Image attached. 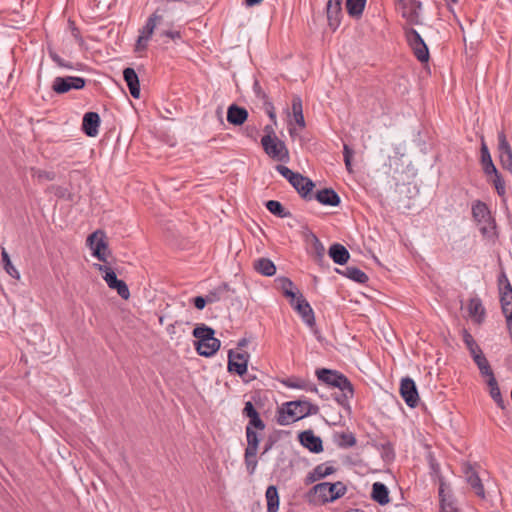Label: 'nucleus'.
<instances>
[{"label":"nucleus","instance_id":"f257e3e1","mask_svg":"<svg viewBox=\"0 0 512 512\" xmlns=\"http://www.w3.org/2000/svg\"><path fill=\"white\" fill-rule=\"evenodd\" d=\"M318 407L308 401H291L283 405L279 411L277 422L280 425H289L307 415L316 414Z\"/></svg>","mask_w":512,"mask_h":512},{"label":"nucleus","instance_id":"f03ea898","mask_svg":"<svg viewBox=\"0 0 512 512\" xmlns=\"http://www.w3.org/2000/svg\"><path fill=\"white\" fill-rule=\"evenodd\" d=\"M194 347L201 356L210 357L220 348V340L214 337V330L207 326L194 328Z\"/></svg>","mask_w":512,"mask_h":512},{"label":"nucleus","instance_id":"7ed1b4c3","mask_svg":"<svg viewBox=\"0 0 512 512\" xmlns=\"http://www.w3.org/2000/svg\"><path fill=\"white\" fill-rule=\"evenodd\" d=\"M265 130L268 134L262 137L261 144L266 154L277 161H287L289 152L285 143L274 134L270 126H266Z\"/></svg>","mask_w":512,"mask_h":512},{"label":"nucleus","instance_id":"20e7f679","mask_svg":"<svg viewBox=\"0 0 512 512\" xmlns=\"http://www.w3.org/2000/svg\"><path fill=\"white\" fill-rule=\"evenodd\" d=\"M163 17L158 11H155L148 19L146 24L139 30V36L135 43L134 52L139 56L147 50L148 42L151 39L155 29L162 23Z\"/></svg>","mask_w":512,"mask_h":512},{"label":"nucleus","instance_id":"39448f33","mask_svg":"<svg viewBox=\"0 0 512 512\" xmlns=\"http://www.w3.org/2000/svg\"><path fill=\"white\" fill-rule=\"evenodd\" d=\"M317 377L322 382L339 388L346 398L353 396V388L350 381L341 373L328 369H321L316 372Z\"/></svg>","mask_w":512,"mask_h":512},{"label":"nucleus","instance_id":"423d86ee","mask_svg":"<svg viewBox=\"0 0 512 512\" xmlns=\"http://www.w3.org/2000/svg\"><path fill=\"white\" fill-rule=\"evenodd\" d=\"M346 486L338 481L335 483L322 482L312 489L314 495L322 502H333L346 493Z\"/></svg>","mask_w":512,"mask_h":512},{"label":"nucleus","instance_id":"0eeeda50","mask_svg":"<svg viewBox=\"0 0 512 512\" xmlns=\"http://www.w3.org/2000/svg\"><path fill=\"white\" fill-rule=\"evenodd\" d=\"M87 245L92 250V255L99 261L106 262L110 254L106 235L102 230H97L87 238Z\"/></svg>","mask_w":512,"mask_h":512},{"label":"nucleus","instance_id":"6e6552de","mask_svg":"<svg viewBox=\"0 0 512 512\" xmlns=\"http://www.w3.org/2000/svg\"><path fill=\"white\" fill-rule=\"evenodd\" d=\"M96 268L104 273L103 278L110 289L116 290L118 295L125 300L130 297L128 286L124 281L117 278L115 272L110 267L97 264Z\"/></svg>","mask_w":512,"mask_h":512},{"label":"nucleus","instance_id":"1a4fd4ad","mask_svg":"<svg viewBox=\"0 0 512 512\" xmlns=\"http://www.w3.org/2000/svg\"><path fill=\"white\" fill-rule=\"evenodd\" d=\"M406 39L409 43V46L413 50L415 57L421 62L428 61V47L415 29L410 28L406 31Z\"/></svg>","mask_w":512,"mask_h":512},{"label":"nucleus","instance_id":"9d476101","mask_svg":"<svg viewBox=\"0 0 512 512\" xmlns=\"http://www.w3.org/2000/svg\"><path fill=\"white\" fill-rule=\"evenodd\" d=\"M85 86V79L81 77L66 76L56 77L52 84V89L57 94L66 93L72 89H82Z\"/></svg>","mask_w":512,"mask_h":512},{"label":"nucleus","instance_id":"9b49d317","mask_svg":"<svg viewBox=\"0 0 512 512\" xmlns=\"http://www.w3.org/2000/svg\"><path fill=\"white\" fill-rule=\"evenodd\" d=\"M290 304L301 316L306 325H308L310 328L315 326V316L313 309L301 293H299L295 300H291Z\"/></svg>","mask_w":512,"mask_h":512},{"label":"nucleus","instance_id":"f8f14e48","mask_svg":"<svg viewBox=\"0 0 512 512\" xmlns=\"http://www.w3.org/2000/svg\"><path fill=\"white\" fill-rule=\"evenodd\" d=\"M420 8L421 3L416 0H397L398 11L411 24L419 22Z\"/></svg>","mask_w":512,"mask_h":512},{"label":"nucleus","instance_id":"ddd939ff","mask_svg":"<svg viewBox=\"0 0 512 512\" xmlns=\"http://www.w3.org/2000/svg\"><path fill=\"white\" fill-rule=\"evenodd\" d=\"M400 394L409 407L414 408L417 406L419 395L415 382L411 378L402 379L400 384Z\"/></svg>","mask_w":512,"mask_h":512},{"label":"nucleus","instance_id":"4468645a","mask_svg":"<svg viewBox=\"0 0 512 512\" xmlns=\"http://www.w3.org/2000/svg\"><path fill=\"white\" fill-rule=\"evenodd\" d=\"M498 151L502 167L512 172V148L503 131L498 133Z\"/></svg>","mask_w":512,"mask_h":512},{"label":"nucleus","instance_id":"2eb2a0df","mask_svg":"<svg viewBox=\"0 0 512 512\" xmlns=\"http://www.w3.org/2000/svg\"><path fill=\"white\" fill-rule=\"evenodd\" d=\"M248 354L234 352L228 353V370L242 376L247 372Z\"/></svg>","mask_w":512,"mask_h":512},{"label":"nucleus","instance_id":"dca6fc26","mask_svg":"<svg viewBox=\"0 0 512 512\" xmlns=\"http://www.w3.org/2000/svg\"><path fill=\"white\" fill-rule=\"evenodd\" d=\"M342 1L343 0H328L326 5L328 25L333 30H336L341 22Z\"/></svg>","mask_w":512,"mask_h":512},{"label":"nucleus","instance_id":"f3484780","mask_svg":"<svg viewBox=\"0 0 512 512\" xmlns=\"http://www.w3.org/2000/svg\"><path fill=\"white\" fill-rule=\"evenodd\" d=\"M439 497L441 512H460L459 508L456 506L453 495L447 489V485L443 481H441L439 486Z\"/></svg>","mask_w":512,"mask_h":512},{"label":"nucleus","instance_id":"a211bd4d","mask_svg":"<svg viewBox=\"0 0 512 512\" xmlns=\"http://www.w3.org/2000/svg\"><path fill=\"white\" fill-rule=\"evenodd\" d=\"M100 126V117L96 112H88L83 117L82 129L89 137L98 135Z\"/></svg>","mask_w":512,"mask_h":512},{"label":"nucleus","instance_id":"6ab92c4d","mask_svg":"<svg viewBox=\"0 0 512 512\" xmlns=\"http://www.w3.org/2000/svg\"><path fill=\"white\" fill-rule=\"evenodd\" d=\"M299 440L300 443L311 452L319 453L323 450L321 439L315 436L311 430L300 433Z\"/></svg>","mask_w":512,"mask_h":512},{"label":"nucleus","instance_id":"aec40b11","mask_svg":"<svg viewBox=\"0 0 512 512\" xmlns=\"http://www.w3.org/2000/svg\"><path fill=\"white\" fill-rule=\"evenodd\" d=\"M124 80L134 98L140 97V84L138 76L133 68H125L123 71Z\"/></svg>","mask_w":512,"mask_h":512},{"label":"nucleus","instance_id":"412c9836","mask_svg":"<svg viewBox=\"0 0 512 512\" xmlns=\"http://www.w3.org/2000/svg\"><path fill=\"white\" fill-rule=\"evenodd\" d=\"M248 118V112L245 108L239 107L235 104L229 106L227 110V121L230 124L240 126L242 125Z\"/></svg>","mask_w":512,"mask_h":512},{"label":"nucleus","instance_id":"4be33fe9","mask_svg":"<svg viewBox=\"0 0 512 512\" xmlns=\"http://www.w3.org/2000/svg\"><path fill=\"white\" fill-rule=\"evenodd\" d=\"M297 192L304 198L310 195L312 189L314 188V183L307 177H304L300 173H297V179H293L290 183Z\"/></svg>","mask_w":512,"mask_h":512},{"label":"nucleus","instance_id":"5701e85b","mask_svg":"<svg viewBox=\"0 0 512 512\" xmlns=\"http://www.w3.org/2000/svg\"><path fill=\"white\" fill-rule=\"evenodd\" d=\"M464 472H465L467 482L470 484V486L475 491V493L479 497L484 498L485 497L484 487H483L481 479L479 478L476 471L472 467L468 466V467H466Z\"/></svg>","mask_w":512,"mask_h":512},{"label":"nucleus","instance_id":"b1692460","mask_svg":"<svg viewBox=\"0 0 512 512\" xmlns=\"http://www.w3.org/2000/svg\"><path fill=\"white\" fill-rule=\"evenodd\" d=\"M469 316L474 322L480 324L485 316V309L478 297L471 298L468 303Z\"/></svg>","mask_w":512,"mask_h":512},{"label":"nucleus","instance_id":"393cba45","mask_svg":"<svg viewBox=\"0 0 512 512\" xmlns=\"http://www.w3.org/2000/svg\"><path fill=\"white\" fill-rule=\"evenodd\" d=\"M243 414L249 418L248 425L254 426L255 429H258V430H264L265 424L259 417V414L256 411L252 402L248 401L245 403V407L243 409Z\"/></svg>","mask_w":512,"mask_h":512},{"label":"nucleus","instance_id":"a878e982","mask_svg":"<svg viewBox=\"0 0 512 512\" xmlns=\"http://www.w3.org/2000/svg\"><path fill=\"white\" fill-rule=\"evenodd\" d=\"M372 499L380 505L389 503V491L387 487L381 482H375L372 486Z\"/></svg>","mask_w":512,"mask_h":512},{"label":"nucleus","instance_id":"bb28decb","mask_svg":"<svg viewBox=\"0 0 512 512\" xmlns=\"http://www.w3.org/2000/svg\"><path fill=\"white\" fill-rule=\"evenodd\" d=\"M329 256L339 265L345 264L349 259L348 250L341 244H333L329 248Z\"/></svg>","mask_w":512,"mask_h":512},{"label":"nucleus","instance_id":"cd10ccee","mask_svg":"<svg viewBox=\"0 0 512 512\" xmlns=\"http://www.w3.org/2000/svg\"><path fill=\"white\" fill-rule=\"evenodd\" d=\"M316 199L323 205L337 206L340 203L338 194L332 189H323L316 193Z\"/></svg>","mask_w":512,"mask_h":512},{"label":"nucleus","instance_id":"c85d7f7f","mask_svg":"<svg viewBox=\"0 0 512 512\" xmlns=\"http://www.w3.org/2000/svg\"><path fill=\"white\" fill-rule=\"evenodd\" d=\"M472 215L477 221L478 225H481L482 222H487L490 218H492L486 204L480 201H477L475 204H473Z\"/></svg>","mask_w":512,"mask_h":512},{"label":"nucleus","instance_id":"c756f323","mask_svg":"<svg viewBox=\"0 0 512 512\" xmlns=\"http://www.w3.org/2000/svg\"><path fill=\"white\" fill-rule=\"evenodd\" d=\"M29 171L32 179L39 184L54 181L56 178V173L52 170H44L37 167H31Z\"/></svg>","mask_w":512,"mask_h":512},{"label":"nucleus","instance_id":"7c9ffc66","mask_svg":"<svg viewBox=\"0 0 512 512\" xmlns=\"http://www.w3.org/2000/svg\"><path fill=\"white\" fill-rule=\"evenodd\" d=\"M501 307L505 316L512 315V287L509 282L501 290Z\"/></svg>","mask_w":512,"mask_h":512},{"label":"nucleus","instance_id":"2f4dec72","mask_svg":"<svg viewBox=\"0 0 512 512\" xmlns=\"http://www.w3.org/2000/svg\"><path fill=\"white\" fill-rule=\"evenodd\" d=\"M292 115L295 123L300 129L305 128V119L303 115L302 100L299 96H294L292 99Z\"/></svg>","mask_w":512,"mask_h":512},{"label":"nucleus","instance_id":"473e14b6","mask_svg":"<svg viewBox=\"0 0 512 512\" xmlns=\"http://www.w3.org/2000/svg\"><path fill=\"white\" fill-rule=\"evenodd\" d=\"M335 472L334 467L326 465V464H320L314 468V470L308 475L307 477V483H313L317 480H320L332 473Z\"/></svg>","mask_w":512,"mask_h":512},{"label":"nucleus","instance_id":"72a5a7b5","mask_svg":"<svg viewBox=\"0 0 512 512\" xmlns=\"http://www.w3.org/2000/svg\"><path fill=\"white\" fill-rule=\"evenodd\" d=\"M265 497L267 500V512H278L279 509V494L277 487L271 485L267 488Z\"/></svg>","mask_w":512,"mask_h":512},{"label":"nucleus","instance_id":"f704fd0d","mask_svg":"<svg viewBox=\"0 0 512 512\" xmlns=\"http://www.w3.org/2000/svg\"><path fill=\"white\" fill-rule=\"evenodd\" d=\"M254 268L264 276H273L276 272L274 263L268 258H260L254 262Z\"/></svg>","mask_w":512,"mask_h":512},{"label":"nucleus","instance_id":"c9c22d12","mask_svg":"<svg viewBox=\"0 0 512 512\" xmlns=\"http://www.w3.org/2000/svg\"><path fill=\"white\" fill-rule=\"evenodd\" d=\"M481 162L483 164L484 172L487 175L496 174L497 169H496L495 165L493 164L490 152H489L488 147L484 141L482 142V145H481Z\"/></svg>","mask_w":512,"mask_h":512},{"label":"nucleus","instance_id":"e433bc0d","mask_svg":"<svg viewBox=\"0 0 512 512\" xmlns=\"http://www.w3.org/2000/svg\"><path fill=\"white\" fill-rule=\"evenodd\" d=\"M473 360L476 363L478 369L480 370L481 375L487 376L488 379H491V377H495L491 369V366L483 353H478L477 355H474Z\"/></svg>","mask_w":512,"mask_h":512},{"label":"nucleus","instance_id":"4c0bfd02","mask_svg":"<svg viewBox=\"0 0 512 512\" xmlns=\"http://www.w3.org/2000/svg\"><path fill=\"white\" fill-rule=\"evenodd\" d=\"M254 426L247 425L246 427V438L248 454L252 455L254 451H258L259 438L257 433L254 431Z\"/></svg>","mask_w":512,"mask_h":512},{"label":"nucleus","instance_id":"58836bf2","mask_svg":"<svg viewBox=\"0 0 512 512\" xmlns=\"http://www.w3.org/2000/svg\"><path fill=\"white\" fill-rule=\"evenodd\" d=\"M487 384L489 386V392L492 399L496 402V404L500 408H504V400L502 398L500 389L498 387V383L495 377H491V379H488Z\"/></svg>","mask_w":512,"mask_h":512},{"label":"nucleus","instance_id":"ea45409f","mask_svg":"<svg viewBox=\"0 0 512 512\" xmlns=\"http://www.w3.org/2000/svg\"><path fill=\"white\" fill-rule=\"evenodd\" d=\"M1 258H2L3 265H4V270L6 271V273L15 279H19L20 274H19L18 270L15 268V266L12 264L9 254L4 247L1 248Z\"/></svg>","mask_w":512,"mask_h":512},{"label":"nucleus","instance_id":"a19ab883","mask_svg":"<svg viewBox=\"0 0 512 512\" xmlns=\"http://www.w3.org/2000/svg\"><path fill=\"white\" fill-rule=\"evenodd\" d=\"M366 0H346V8L350 16L359 17L364 10Z\"/></svg>","mask_w":512,"mask_h":512},{"label":"nucleus","instance_id":"79ce46f5","mask_svg":"<svg viewBox=\"0 0 512 512\" xmlns=\"http://www.w3.org/2000/svg\"><path fill=\"white\" fill-rule=\"evenodd\" d=\"M266 208L268 211L280 218H287L291 214L289 211H286L283 205L276 200H269L266 202Z\"/></svg>","mask_w":512,"mask_h":512},{"label":"nucleus","instance_id":"37998d69","mask_svg":"<svg viewBox=\"0 0 512 512\" xmlns=\"http://www.w3.org/2000/svg\"><path fill=\"white\" fill-rule=\"evenodd\" d=\"M344 275L351 280H354L358 283H366L368 281V276L356 267H347L345 269Z\"/></svg>","mask_w":512,"mask_h":512},{"label":"nucleus","instance_id":"c03bdc74","mask_svg":"<svg viewBox=\"0 0 512 512\" xmlns=\"http://www.w3.org/2000/svg\"><path fill=\"white\" fill-rule=\"evenodd\" d=\"M280 287L286 297H288L291 300H295V298L299 295V293H296L293 291L294 284L293 282L288 278H280L279 280Z\"/></svg>","mask_w":512,"mask_h":512},{"label":"nucleus","instance_id":"a18cd8bd","mask_svg":"<svg viewBox=\"0 0 512 512\" xmlns=\"http://www.w3.org/2000/svg\"><path fill=\"white\" fill-rule=\"evenodd\" d=\"M463 341L466 344L468 350L470 351L472 357H474V355H477L478 353H482V350L475 342L473 336L466 330H464L463 332Z\"/></svg>","mask_w":512,"mask_h":512},{"label":"nucleus","instance_id":"49530a36","mask_svg":"<svg viewBox=\"0 0 512 512\" xmlns=\"http://www.w3.org/2000/svg\"><path fill=\"white\" fill-rule=\"evenodd\" d=\"M479 226V230L482 233V235L488 239L494 238L496 232H495V222L492 218H490L487 222H482Z\"/></svg>","mask_w":512,"mask_h":512},{"label":"nucleus","instance_id":"de8ad7c7","mask_svg":"<svg viewBox=\"0 0 512 512\" xmlns=\"http://www.w3.org/2000/svg\"><path fill=\"white\" fill-rule=\"evenodd\" d=\"M218 300L216 293H210L206 297L197 296L194 298V307L197 309H203L207 303H213Z\"/></svg>","mask_w":512,"mask_h":512},{"label":"nucleus","instance_id":"09e8293b","mask_svg":"<svg viewBox=\"0 0 512 512\" xmlns=\"http://www.w3.org/2000/svg\"><path fill=\"white\" fill-rule=\"evenodd\" d=\"M257 451H254L252 455L248 454V450L245 449V464L247 467V470L249 474H253L257 467V460H256Z\"/></svg>","mask_w":512,"mask_h":512},{"label":"nucleus","instance_id":"8fccbe9b","mask_svg":"<svg viewBox=\"0 0 512 512\" xmlns=\"http://www.w3.org/2000/svg\"><path fill=\"white\" fill-rule=\"evenodd\" d=\"M353 150L347 145H343V156H344V163L346 166V169L349 173L352 172V156H353Z\"/></svg>","mask_w":512,"mask_h":512},{"label":"nucleus","instance_id":"3c124183","mask_svg":"<svg viewBox=\"0 0 512 512\" xmlns=\"http://www.w3.org/2000/svg\"><path fill=\"white\" fill-rule=\"evenodd\" d=\"M276 170L284 177L286 178L289 183L292 182V180L295 178L297 179V173L290 170L288 167L283 165L276 166Z\"/></svg>","mask_w":512,"mask_h":512},{"label":"nucleus","instance_id":"603ef678","mask_svg":"<svg viewBox=\"0 0 512 512\" xmlns=\"http://www.w3.org/2000/svg\"><path fill=\"white\" fill-rule=\"evenodd\" d=\"M493 175H494L493 184L497 190V193L499 195H504L505 194V183H504L503 179L501 178V176L499 175L497 170H496V174H493Z\"/></svg>","mask_w":512,"mask_h":512},{"label":"nucleus","instance_id":"864d4df0","mask_svg":"<svg viewBox=\"0 0 512 512\" xmlns=\"http://www.w3.org/2000/svg\"><path fill=\"white\" fill-rule=\"evenodd\" d=\"M264 105H265V110L269 116V118L274 122L276 123V114H275V111H274V106L271 102L269 101H265L264 102Z\"/></svg>","mask_w":512,"mask_h":512},{"label":"nucleus","instance_id":"5fc2aeb1","mask_svg":"<svg viewBox=\"0 0 512 512\" xmlns=\"http://www.w3.org/2000/svg\"><path fill=\"white\" fill-rule=\"evenodd\" d=\"M161 35L169 37L171 39H176V38L180 37V33L179 32H173V31H169V30L161 32Z\"/></svg>","mask_w":512,"mask_h":512},{"label":"nucleus","instance_id":"6e6d98bb","mask_svg":"<svg viewBox=\"0 0 512 512\" xmlns=\"http://www.w3.org/2000/svg\"><path fill=\"white\" fill-rule=\"evenodd\" d=\"M254 90H255V92H256V94H257V96H258V97H260L261 99H263V100L267 101V100H266V95H265V93L261 90V88H260V86L258 85V83H255V85H254Z\"/></svg>","mask_w":512,"mask_h":512},{"label":"nucleus","instance_id":"4d7b16f0","mask_svg":"<svg viewBox=\"0 0 512 512\" xmlns=\"http://www.w3.org/2000/svg\"><path fill=\"white\" fill-rule=\"evenodd\" d=\"M285 384H286V386H288L290 388H303L304 387L299 382H294V381H291V380L286 381Z\"/></svg>","mask_w":512,"mask_h":512},{"label":"nucleus","instance_id":"13d9d810","mask_svg":"<svg viewBox=\"0 0 512 512\" xmlns=\"http://www.w3.org/2000/svg\"><path fill=\"white\" fill-rule=\"evenodd\" d=\"M261 2H262V0H245V4L248 7H252V6L258 5Z\"/></svg>","mask_w":512,"mask_h":512},{"label":"nucleus","instance_id":"bf43d9fd","mask_svg":"<svg viewBox=\"0 0 512 512\" xmlns=\"http://www.w3.org/2000/svg\"><path fill=\"white\" fill-rule=\"evenodd\" d=\"M507 282H509V281H508L507 277L503 274L501 276V278L499 279V284L502 285L503 283H505V286H506Z\"/></svg>","mask_w":512,"mask_h":512},{"label":"nucleus","instance_id":"052dcab7","mask_svg":"<svg viewBox=\"0 0 512 512\" xmlns=\"http://www.w3.org/2000/svg\"><path fill=\"white\" fill-rule=\"evenodd\" d=\"M246 344H247V340H246V339H241V340L238 342V347H239V348H242V347H244Z\"/></svg>","mask_w":512,"mask_h":512},{"label":"nucleus","instance_id":"680f3d73","mask_svg":"<svg viewBox=\"0 0 512 512\" xmlns=\"http://www.w3.org/2000/svg\"><path fill=\"white\" fill-rule=\"evenodd\" d=\"M295 132H296L295 128H292V127L289 128V133L291 136H293L295 134Z\"/></svg>","mask_w":512,"mask_h":512},{"label":"nucleus","instance_id":"e2e57ef3","mask_svg":"<svg viewBox=\"0 0 512 512\" xmlns=\"http://www.w3.org/2000/svg\"><path fill=\"white\" fill-rule=\"evenodd\" d=\"M78 30L76 28L73 29L74 36H77Z\"/></svg>","mask_w":512,"mask_h":512},{"label":"nucleus","instance_id":"0e129e2a","mask_svg":"<svg viewBox=\"0 0 512 512\" xmlns=\"http://www.w3.org/2000/svg\"><path fill=\"white\" fill-rule=\"evenodd\" d=\"M269 449H270V447H266L264 450V453H266Z\"/></svg>","mask_w":512,"mask_h":512},{"label":"nucleus","instance_id":"69168bd1","mask_svg":"<svg viewBox=\"0 0 512 512\" xmlns=\"http://www.w3.org/2000/svg\"><path fill=\"white\" fill-rule=\"evenodd\" d=\"M452 2L456 3L458 0H451Z\"/></svg>","mask_w":512,"mask_h":512}]
</instances>
